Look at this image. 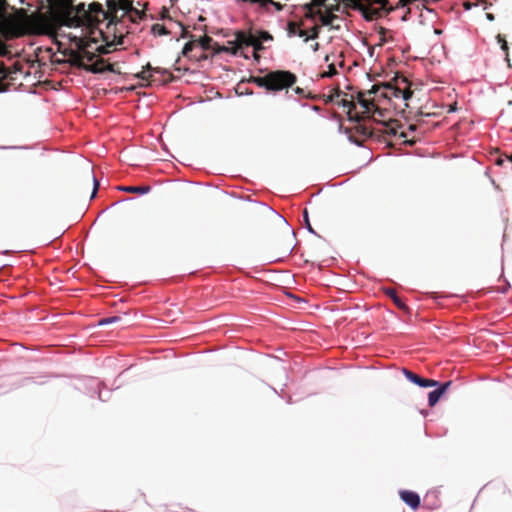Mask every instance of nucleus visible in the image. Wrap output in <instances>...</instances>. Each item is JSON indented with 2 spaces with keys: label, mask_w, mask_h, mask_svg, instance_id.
<instances>
[{
  "label": "nucleus",
  "mask_w": 512,
  "mask_h": 512,
  "mask_svg": "<svg viewBox=\"0 0 512 512\" xmlns=\"http://www.w3.org/2000/svg\"><path fill=\"white\" fill-rule=\"evenodd\" d=\"M10 72L5 67L4 63L0 61V92L7 90V84L4 81L8 78Z\"/></svg>",
  "instance_id": "nucleus-19"
},
{
  "label": "nucleus",
  "mask_w": 512,
  "mask_h": 512,
  "mask_svg": "<svg viewBox=\"0 0 512 512\" xmlns=\"http://www.w3.org/2000/svg\"><path fill=\"white\" fill-rule=\"evenodd\" d=\"M104 45H100L92 51L93 44L98 43L96 37L89 39L74 36L71 38V42L75 45L76 49H69L65 55L69 57V63L77 68L84 69L88 72L97 74L105 71L114 72L113 65L107 64L103 58H97V54H108L112 51V48L116 45L123 44V34L117 35L115 32L111 36L108 32L98 30Z\"/></svg>",
  "instance_id": "nucleus-1"
},
{
  "label": "nucleus",
  "mask_w": 512,
  "mask_h": 512,
  "mask_svg": "<svg viewBox=\"0 0 512 512\" xmlns=\"http://www.w3.org/2000/svg\"><path fill=\"white\" fill-rule=\"evenodd\" d=\"M337 104L344 108H347L349 120L360 122L361 119L367 117V115H363L361 111H356V103L354 102L353 98L351 100L341 99L340 101L337 102Z\"/></svg>",
  "instance_id": "nucleus-11"
},
{
  "label": "nucleus",
  "mask_w": 512,
  "mask_h": 512,
  "mask_svg": "<svg viewBox=\"0 0 512 512\" xmlns=\"http://www.w3.org/2000/svg\"><path fill=\"white\" fill-rule=\"evenodd\" d=\"M497 38H498V41L501 43L502 49L507 51L508 50V46H507V42L505 41V39L501 35H498Z\"/></svg>",
  "instance_id": "nucleus-41"
},
{
  "label": "nucleus",
  "mask_w": 512,
  "mask_h": 512,
  "mask_svg": "<svg viewBox=\"0 0 512 512\" xmlns=\"http://www.w3.org/2000/svg\"><path fill=\"white\" fill-rule=\"evenodd\" d=\"M297 35L299 37H307V32L305 30H302V29H299L298 32H297Z\"/></svg>",
  "instance_id": "nucleus-45"
},
{
  "label": "nucleus",
  "mask_w": 512,
  "mask_h": 512,
  "mask_svg": "<svg viewBox=\"0 0 512 512\" xmlns=\"http://www.w3.org/2000/svg\"><path fill=\"white\" fill-rule=\"evenodd\" d=\"M337 70H336V67H335V64L334 63H330L328 65V70L327 71H324L322 74H321V77L322 78H326V77H333L337 74Z\"/></svg>",
  "instance_id": "nucleus-24"
},
{
  "label": "nucleus",
  "mask_w": 512,
  "mask_h": 512,
  "mask_svg": "<svg viewBox=\"0 0 512 512\" xmlns=\"http://www.w3.org/2000/svg\"><path fill=\"white\" fill-rule=\"evenodd\" d=\"M380 90H383L381 92V97L389 100L392 98L408 100L413 94L409 88L408 80L405 77L398 75L393 78L392 82L374 84L372 88L368 90V94L377 95Z\"/></svg>",
  "instance_id": "nucleus-5"
},
{
  "label": "nucleus",
  "mask_w": 512,
  "mask_h": 512,
  "mask_svg": "<svg viewBox=\"0 0 512 512\" xmlns=\"http://www.w3.org/2000/svg\"><path fill=\"white\" fill-rule=\"evenodd\" d=\"M230 46H224L219 45L218 43H214L213 46V53L214 54H220V53H230L232 54V44H229Z\"/></svg>",
  "instance_id": "nucleus-23"
},
{
  "label": "nucleus",
  "mask_w": 512,
  "mask_h": 512,
  "mask_svg": "<svg viewBox=\"0 0 512 512\" xmlns=\"http://www.w3.org/2000/svg\"><path fill=\"white\" fill-rule=\"evenodd\" d=\"M299 24L297 22H293V21H290L288 22V33L289 35H295L297 34L298 30H299Z\"/></svg>",
  "instance_id": "nucleus-28"
},
{
  "label": "nucleus",
  "mask_w": 512,
  "mask_h": 512,
  "mask_svg": "<svg viewBox=\"0 0 512 512\" xmlns=\"http://www.w3.org/2000/svg\"><path fill=\"white\" fill-rule=\"evenodd\" d=\"M269 5L274 6L277 11H282L284 8V6L280 2H276L274 0H272V2H269Z\"/></svg>",
  "instance_id": "nucleus-40"
},
{
  "label": "nucleus",
  "mask_w": 512,
  "mask_h": 512,
  "mask_svg": "<svg viewBox=\"0 0 512 512\" xmlns=\"http://www.w3.org/2000/svg\"><path fill=\"white\" fill-rule=\"evenodd\" d=\"M252 47L254 48V51H256V52H259L264 49L262 42H260V40L257 38L255 39V44L252 45Z\"/></svg>",
  "instance_id": "nucleus-39"
},
{
  "label": "nucleus",
  "mask_w": 512,
  "mask_h": 512,
  "mask_svg": "<svg viewBox=\"0 0 512 512\" xmlns=\"http://www.w3.org/2000/svg\"><path fill=\"white\" fill-rule=\"evenodd\" d=\"M120 6L123 10L127 12H134V14L139 18L142 19L145 14L143 12H140L139 10L135 9L132 5L131 0H119Z\"/></svg>",
  "instance_id": "nucleus-17"
},
{
  "label": "nucleus",
  "mask_w": 512,
  "mask_h": 512,
  "mask_svg": "<svg viewBox=\"0 0 512 512\" xmlns=\"http://www.w3.org/2000/svg\"><path fill=\"white\" fill-rule=\"evenodd\" d=\"M325 5V0H311V2L309 3V6H312L314 8Z\"/></svg>",
  "instance_id": "nucleus-38"
},
{
  "label": "nucleus",
  "mask_w": 512,
  "mask_h": 512,
  "mask_svg": "<svg viewBox=\"0 0 512 512\" xmlns=\"http://www.w3.org/2000/svg\"><path fill=\"white\" fill-rule=\"evenodd\" d=\"M451 381L443 383L440 387L437 389L431 391L428 395V404L430 407H433L436 405V403L439 401L440 397L447 391L448 387L451 385Z\"/></svg>",
  "instance_id": "nucleus-14"
},
{
  "label": "nucleus",
  "mask_w": 512,
  "mask_h": 512,
  "mask_svg": "<svg viewBox=\"0 0 512 512\" xmlns=\"http://www.w3.org/2000/svg\"><path fill=\"white\" fill-rule=\"evenodd\" d=\"M304 9H305V16L307 18H314L315 14H316L314 12V7L309 6V3H307L304 5Z\"/></svg>",
  "instance_id": "nucleus-34"
},
{
  "label": "nucleus",
  "mask_w": 512,
  "mask_h": 512,
  "mask_svg": "<svg viewBox=\"0 0 512 512\" xmlns=\"http://www.w3.org/2000/svg\"><path fill=\"white\" fill-rule=\"evenodd\" d=\"M86 181H87L88 185H90V184L93 185V190H92V193H91V198H94L96 193H97V190L99 188V182L96 179V177L94 176L92 171L87 172V174H86Z\"/></svg>",
  "instance_id": "nucleus-20"
},
{
  "label": "nucleus",
  "mask_w": 512,
  "mask_h": 512,
  "mask_svg": "<svg viewBox=\"0 0 512 512\" xmlns=\"http://www.w3.org/2000/svg\"><path fill=\"white\" fill-rule=\"evenodd\" d=\"M256 35L250 31H237L235 33V40L229 41L232 44V54L237 55L244 47H252L255 44Z\"/></svg>",
  "instance_id": "nucleus-8"
},
{
  "label": "nucleus",
  "mask_w": 512,
  "mask_h": 512,
  "mask_svg": "<svg viewBox=\"0 0 512 512\" xmlns=\"http://www.w3.org/2000/svg\"><path fill=\"white\" fill-rule=\"evenodd\" d=\"M269 2H272V0H253V4L258 5V7L263 10L268 9Z\"/></svg>",
  "instance_id": "nucleus-33"
},
{
  "label": "nucleus",
  "mask_w": 512,
  "mask_h": 512,
  "mask_svg": "<svg viewBox=\"0 0 512 512\" xmlns=\"http://www.w3.org/2000/svg\"><path fill=\"white\" fill-rule=\"evenodd\" d=\"M399 496L401 500L413 510H416L420 507V496L416 492L410 490H401L399 491Z\"/></svg>",
  "instance_id": "nucleus-13"
},
{
  "label": "nucleus",
  "mask_w": 512,
  "mask_h": 512,
  "mask_svg": "<svg viewBox=\"0 0 512 512\" xmlns=\"http://www.w3.org/2000/svg\"><path fill=\"white\" fill-rule=\"evenodd\" d=\"M37 22L41 25V26H46V23H47V19L42 16V15H39L38 16V19H37ZM38 33H43L44 32V27H40L38 30H37Z\"/></svg>",
  "instance_id": "nucleus-36"
},
{
  "label": "nucleus",
  "mask_w": 512,
  "mask_h": 512,
  "mask_svg": "<svg viewBox=\"0 0 512 512\" xmlns=\"http://www.w3.org/2000/svg\"><path fill=\"white\" fill-rule=\"evenodd\" d=\"M329 60H330V56H329V55H326V57H325V61H326V62H329Z\"/></svg>",
  "instance_id": "nucleus-49"
},
{
  "label": "nucleus",
  "mask_w": 512,
  "mask_h": 512,
  "mask_svg": "<svg viewBox=\"0 0 512 512\" xmlns=\"http://www.w3.org/2000/svg\"><path fill=\"white\" fill-rule=\"evenodd\" d=\"M160 72L159 68H153L150 63H147L141 72H139L136 76L141 80L149 81L152 77L151 72Z\"/></svg>",
  "instance_id": "nucleus-16"
},
{
  "label": "nucleus",
  "mask_w": 512,
  "mask_h": 512,
  "mask_svg": "<svg viewBox=\"0 0 512 512\" xmlns=\"http://www.w3.org/2000/svg\"><path fill=\"white\" fill-rule=\"evenodd\" d=\"M167 16H168V10L166 8H163L162 13H161V17L165 18Z\"/></svg>",
  "instance_id": "nucleus-46"
},
{
  "label": "nucleus",
  "mask_w": 512,
  "mask_h": 512,
  "mask_svg": "<svg viewBox=\"0 0 512 512\" xmlns=\"http://www.w3.org/2000/svg\"><path fill=\"white\" fill-rule=\"evenodd\" d=\"M356 131L363 137H370L372 135L371 130L365 125L356 126Z\"/></svg>",
  "instance_id": "nucleus-25"
},
{
  "label": "nucleus",
  "mask_w": 512,
  "mask_h": 512,
  "mask_svg": "<svg viewBox=\"0 0 512 512\" xmlns=\"http://www.w3.org/2000/svg\"><path fill=\"white\" fill-rule=\"evenodd\" d=\"M341 1H342V2L344 3V5L346 6V3H345L343 0H341ZM333 2H334V3H332V4L325 5V6H326V8H327V11H331L332 13H333V11H339V2H340V0H335V1H333ZM347 7H348V5H347ZM349 8H351V7L349 6Z\"/></svg>",
  "instance_id": "nucleus-31"
},
{
  "label": "nucleus",
  "mask_w": 512,
  "mask_h": 512,
  "mask_svg": "<svg viewBox=\"0 0 512 512\" xmlns=\"http://www.w3.org/2000/svg\"><path fill=\"white\" fill-rule=\"evenodd\" d=\"M341 93L342 92L337 88L335 90L334 94L327 95V96L323 95V98H324L326 103H330V102H333L336 97H339Z\"/></svg>",
  "instance_id": "nucleus-32"
},
{
  "label": "nucleus",
  "mask_w": 512,
  "mask_h": 512,
  "mask_svg": "<svg viewBox=\"0 0 512 512\" xmlns=\"http://www.w3.org/2000/svg\"><path fill=\"white\" fill-rule=\"evenodd\" d=\"M408 129H409V131H414L415 130V126L414 125H410Z\"/></svg>",
  "instance_id": "nucleus-48"
},
{
  "label": "nucleus",
  "mask_w": 512,
  "mask_h": 512,
  "mask_svg": "<svg viewBox=\"0 0 512 512\" xmlns=\"http://www.w3.org/2000/svg\"><path fill=\"white\" fill-rule=\"evenodd\" d=\"M502 163H503V160H502V159H499V160L497 161V164H499V165H501Z\"/></svg>",
  "instance_id": "nucleus-51"
},
{
  "label": "nucleus",
  "mask_w": 512,
  "mask_h": 512,
  "mask_svg": "<svg viewBox=\"0 0 512 512\" xmlns=\"http://www.w3.org/2000/svg\"><path fill=\"white\" fill-rule=\"evenodd\" d=\"M8 53L5 44L0 40V56H5Z\"/></svg>",
  "instance_id": "nucleus-42"
},
{
  "label": "nucleus",
  "mask_w": 512,
  "mask_h": 512,
  "mask_svg": "<svg viewBox=\"0 0 512 512\" xmlns=\"http://www.w3.org/2000/svg\"><path fill=\"white\" fill-rule=\"evenodd\" d=\"M48 2L54 12L63 18L65 25L76 27V22H74V20H76V17L81 19L85 8L84 3L74 7L72 0H48Z\"/></svg>",
  "instance_id": "nucleus-6"
},
{
  "label": "nucleus",
  "mask_w": 512,
  "mask_h": 512,
  "mask_svg": "<svg viewBox=\"0 0 512 512\" xmlns=\"http://www.w3.org/2000/svg\"><path fill=\"white\" fill-rule=\"evenodd\" d=\"M303 219H304V223H305V226L307 227V229L311 233L316 234V232L314 231V229L312 228V225L310 223L307 209H304V211H303Z\"/></svg>",
  "instance_id": "nucleus-29"
},
{
  "label": "nucleus",
  "mask_w": 512,
  "mask_h": 512,
  "mask_svg": "<svg viewBox=\"0 0 512 512\" xmlns=\"http://www.w3.org/2000/svg\"><path fill=\"white\" fill-rule=\"evenodd\" d=\"M477 5L476 3H471L469 1L463 3V7L466 10H470L473 6Z\"/></svg>",
  "instance_id": "nucleus-43"
},
{
  "label": "nucleus",
  "mask_w": 512,
  "mask_h": 512,
  "mask_svg": "<svg viewBox=\"0 0 512 512\" xmlns=\"http://www.w3.org/2000/svg\"><path fill=\"white\" fill-rule=\"evenodd\" d=\"M401 125L396 120H391L385 124L384 132L387 135L398 137L399 139H403V143L413 145L415 140L409 139V134L407 131L400 130Z\"/></svg>",
  "instance_id": "nucleus-10"
},
{
  "label": "nucleus",
  "mask_w": 512,
  "mask_h": 512,
  "mask_svg": "<svg viewBox=\"0 0 512 512\" xmlns=\"http://www.w3.org/2000/svg\"><path fill=\"white\" fill-rule=\"evenodd\" d=\"M487 17H488L489 19H491V20L493 19V15H492V14H488V15H487Z\"/></svg>",
  "instance_id": "nucleus-52"
},
{
  "label": "nucleus",
  "mask_w": 512,
  "mask_h": 512,
  "mask_svg": "<svg viewBox=\"0 0 512 512\" xmlns=\"http://www.w3.org/2000/svg\"><path fill=\"white\" fill-rule=\"evenodd\" d=\"M117 11L118 2L116 0H107V10H104L100 3L93 2L88 6L87 10L84 8L81 20L79 17H76L74 22H76V27L87 26L91 30L90 33L94 34L93 29L97 28L104 20H109L107 24L108 29L111 25H116Z\"/></svg>",
  "instance_id": "nucleus-2"
},
{
  "label": "nucleus",
  "mask_w": 512,
  "mask_h": 512,
  "mask_svg": "<svg viewBox=\"0 0 512 512\" xmlns=\"http://www.w3.org/2000/svg\"><path fill=\"white\" fill-rule=\"evenodd\" d=\"M507 158H508L509 161L512 162V153L509 156H507Z\"/></svg>",
  "instance_id": "nucleus-50"
},
{
  "label": "nucleus",
  "mask_w": 512,
  "mask_h": 512,
  "mask_svg": "<svg viewBox=\"0 0 512 512\" xmlns=\"http://www.w3.org/2000/svg\"><path fill=\"white\" fill-rule=\"evenodd\" d=\"M256 38L263 43V41H271L273 40L272 35L267 31H259L256 35Z\"/></svg>",
  "instance_id": "nucleus-26"
},
{
  "label": "nucleus",
  "mask_w": 512,
  "mask_h": 512,
  "mask_svg": "<svg viewBox=\"0 0 512 512\" xmlns=\"http://www.w3.org/2000/svg\"><path fill=\"white\" fill-rule=\"evenodd\" d=\"M388 32V30L384 27H379L378 28V34H379V43L380 44H384L387 42V38H386V33Z\"/></svg>",
  "instance_id": "nucleus-30"
},
{
  "label": "nucleus",
  "mask_w": 512,
  "mask_h": 512,
  "mask_svg": "<svg viewBox=\"0 0 512 512\" xmlns=\"http://www.w3.org/2000/svg\"><path fill=\"white\" fill-rule=\"evenodd\" d=\"M187 57L188 58H192L195 61H201V60L207 59V55H205L203 52H201L200 54H191V53H189V56H187Z\"/></svg>",
  "instance_id": "nucleus-37"
},
{
  "label": "nucleus",
  "mask_w": 512,
  "mask_h": 512,
  "mask_svg": "<svg viewBox=\"0 0 512 512\" xmlns=\"http://www.w3.org/2000/svg\"><path fill=\"white\" fill-rule=\"evenodd\" d=\"M214 43L215 42H214L213 38L210 36H207V35H205L199 39L190 40L189 42H187L184 45L182 54H183V56H189V53H192V51L194 50L196 45H199L203 51H205V50L213 51Z\"/></svg>",
  "instance_id": "nucleus-9"
},
{
  "label": "nucleus",
  "mask_w": 512,
  "mask_h": 512,
  "mask_svg": "<svg viewBox=\"0 0 512 512\" xmlns=\"http://www.w3.org/2000/svg\"><path fill=\"white\" fill-rule=\"evenodd\" d=\"M253 58H254L256 61H259L260 56H259L258 52H256V51H254V52H253Z\"/></svg>",
  "instance_id": "nucleus-47"
},
{
  "label": "nucleus",
  "mask_w": 512,
  "mask_h": 512,
  "mask_svg": "<svg viewBox=\"0 0 512 512\" xmlns=\"http://www.w3.org/2000/svg\"><path fill=\"white\" fill-rule=\"evenodd\" d=\"M385 294L394 302V304L402 310H408L406 304L398 297L396 291L392 288L384 290Z\"/></svg>",
  "instance_id": "nucleus-15"
},
{
  "label": "nucleus",
  "mask_w": 512,
  "mask_h": 512,
  "mask_svg": "<svg viewBox=\"0 0 512 512\" xmlns=\"http://www.w3.org/2000/svg\"><path fill=\"white\" fill-rule=\"evenodd\" d=\"M317 14L320 15L321 23L324 26H332L333 21L337 19V16L332 13L331 11H326L325 13H322L321 11H317Z\"/></svg>",
  "instance_id": "nucleus-18"
},
{
  "label": "nucleus",
  "mask_w": 512,
  "mask_h": 512,
  "mask_svg": "<svg viewBox=\"0 0 512 512\" xmlns=\"http://www.w3.org/2000/svg\"><path fill=\"white\" fill-rule=\"evenodd\" d=\"M352 9L359 10L367 21H373L393 11L389 0H343Z\"/></svg>",
  "instance_id": "nucleus-4"
},
{
  "label": "nucleus",
  "mask_w": 512,
  "mask_h": 512,
  "mask_svg": "<svg viewBox=\"0 0 512 512\" xmlns=\"http://www.w3.org/2000/svg\"><path fill=\"white\" fill-rule=\"evenodd\" d=\"M319 32H320V28H319V26H317V25H316V26L312 27V29H311V35H310L309 37H306V38H305V41H308L310 38H311V39H315V38H317V37L319 36Z\"/></svg>",
  "instance_id": "nucleus-35"
},
{
  "label": "nucleus",
  "mask_w": 512,
  "mask_h": 512,
  "mask_svg": "<svg viewBox=\"0 0 512 512\" xmlns=\"http://www.w3.org/2000/svg\"><path fill=\"white\" fill-rule=\"evenodd\" d=\"M403 373L409 381L413 382L414 384L420 387H435L438 385V382L436 380L422 378L408 369H403Z\"/></svg>",
  "instance_id": "nucleus-12"
},
{
  "label": "nucleus",
  "mask_w": 512,
  "mask_h": 512,
  "mask_svg": "<svg viewBox=\"0 0 512 512\" xmlns=\"http://www.w3.org/2000/svg\"><path fill=\"white\" fill-rule=\"evenodd\" d=\"M294 92H295L296 94L300 95V96H305V95H304V90H303L302 88H300V87H296V88H294Z\"/></svg>",
  "instance_id": "nucleus-44"
},
{
  "label": "nucleus",
  "mask_w": 512,
  "mask_h": 512,
  "mask_svg": "<svg viewBox=\"0 0 512 512\" xmlns=\"http://www.w3.org/2000/svg\"><path fill=\"white\" fill-rule=\"evenodd\" d=\"M383 90H380L377 95L375 94H368L367 91H359L357 93L356 99L358 101V104L361 106L362 111L361 113L363 115H367V117L372 114V117L374 120H377L376 115L383 116L382 110L378 107L377 102L380 100L381 92Z\"/></svg>",
  "instance_id": "nucleus-7"
},
{
  "label": "nucleus",
  "mask_w": 512,
  "mask_h": 512,
  "mask_svg": "<svg viewBox=\"0 0 512 512\" xmlns=\"http://www.w3.org/2000/svg\"><path fill=\"white\" fill-rule=\"evenodd\" d=\"M119 320H120V317H118V316L102 318L99 320L98 325H100V326L107 325V324L118 322Z\"/></svg>",
  "instance_id": "nucleus-27"
},
{
  "label": "nucleus",
  "mask_w": 512,
  "mask_h": 512,
  "mask_svg": "<svg viewBox=\"0 0 512 512\" xmlns=\"http://www.w3.org/2000/svg\"><path fill=\"white\" fill-rule=\"evenodd\" d=\"M151 32L155 36H163L168 35L170 33L169 30L164 25L158 23L152 25Z\"/></svg>",
  "instance_id": "nucleus-22"
},
{
  "label": "nucleus",
  "mask_w": 512,
  "mask_h": 512,
  "mask_svg": "<svg viewBox=\"0 0 512 512\" xmlns=\"http://www.w3.org/2000/svg\"><path fill=\"white\" fill-rule=\"evenodd\" d=\"M123 191L129 193L145 194L150 191L149 186H126L121 188Z\"/></svg>",
  "instance_id": "nucleus-21"
},
{
  "label": "nucleus",
  "mask_w": 512,
  "mask_h": 512,
  "mask_svg": "<svg viewBox=\"0 0 512 512\" xmlns=\"http://www.w3.org/2000/svg\"><path fill=\"white\" fill-rule=\"evenodd\" d=\"M249 82L268 91L277 92L292 87L297 82V76L286 70L268 72L264 76H251Z\"/></svg>",
  "instance_id": "nucleus-3"
}]
</instances>
